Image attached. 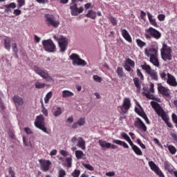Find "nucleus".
<instances>
[{"instance_id":"obj_1","label":"nucleus","mask_w":177,"mask_h":177,"mask_svg":"<svg viewBox=\"0 0 177 177\" xmlns=\"http://www.w3.org/2000/svg\"><path fill=\"white\" fill-rule=\"evenodd\" d=\"M151 106L156 111L158 117H160L162 118L165 124H167L169 128H172V123L169 122V116H168L167 112L163 110L162 107H161V105L157 102L151 101Z\"/></svg>"},{"instance_id":"obj_2","label":"nucleus","mask_w":177,"mask_h":177,"mask_svg":"<svg viewBox=\"0 0 177 177\" xmlns=\"http://www.w3.org/2000/svg\"><path fill=\"white\" fill-rule=\"evenodd\" d=\"M160 55L162 60L169 62L172 60V48L168 46L167 44H163L160 49Z\"/></svg>"},{"instance_id":"obj_3","label":"nucleus","mask_w":177,"mask_h":177,"mask_svg":"<svg viewBox=\"0 0 177 177\" xmlns=\"http://www.w3.org/2000/svg\"><path fill=\"white\" fill-rule=\"evenodd\" d=\"M145 37L146 39H151V38L160 39L161 38V32H160V31L157 30L156 28L149 27L145 30Z\"/></svg>"},{"instance_id":"obj_4","label":"nucleus","mask_w":177,"mask_h":177,"mask_svg":"<svg viewBox=\"0 0 177 177\" xmlns=\"http://www.w3.org/2000/svg\"><path fill=\"white\" fill-rule=\"evenodd\" d=\"M43 49L48 53H53L56 52V45L50 39H44L42 41Z\"/></svg>"},{"instance_id":"obj_5","label":"nucleus","mask_w":177,"mask_h":177,"mask_svg":"<svg viewBox=\"0 0 177 177\" xmlns=\"http://www.w3.org/2000/svg\"><path fill=\"white\" fill-rule=\"evenodd\" d=\"M53 38L55 39V41H57L60 51L66 52L67 50V46H68V39L64 37V36L57 37L56 35H54Z\"/></svg>"},{"instance_id":"obj_6","label":"nucleus","mask_w":177,"mask_h":177,"mask_svg":"<svg viewBox=\"0 0 177 177\" xmlns=\"http://www.w3.org/2000/svg\"><path fill=\"white\" fill-rule=\"evenodd\" d=\"M76 2H84V0H71L70 9L72 16H78L80 13L84 12V8L80 7L78 8V6L75 3Z\"/></svg>"},{"instance_id":"obj_7","label":"nucleus","mask_w":177,"mask_h":177,"mask_svg":"<svg viewBox=\"0 0 177 177\" xmlns=\"http://www.w3.org/2000/svg\"><path fill=\"white\" fill-rule=\"evenodd\" d=\"M35 127H36V128H38V129H41V131H42L45 133H47L48 135L50 133L46 129V127H45V119L44 118V115H42L37 116L36 120L35 122Z\"/></svg>"},{"instance_id":"obj_8","label":"nucleus","mask_w":177,"mask_h":177,"mask_svg":"<svg viewBox=\"0 0 177 177\" xmlns=\"http://www.w3.org/2000/svg\"><path fill=\"white\" fill-rule=\"evenodd\" d=\"M46 19L45 21L48 27H54V28H57L60 24V21L56 20L55 15L50 14H46L44 15Z\"/></svg>"},{"instance_id":"obj_9","label":"nucleus","mask_w":177,"mask_h":177,"mask_svg":"<svg viewBox=\"0 0 177 177\" xmlns=\"http://www.w3.org/2000/svg\"><path fill=\"white\" fill-rule=\"evenodd\" d=\"M69 57L72 60L73 66H82V67H85L87 64L85 60L81 59L77 54L72 53Z\"/></svg>"},{"instance_id":"obj_10","label":"nucleus","mask_w":177,"mask_h":177,"mask_svg":"<svg viewBox=\"0 0 177 177\" xmlns=\"http://www.w3.org/2000/svg\"><path fill=\"white\" fill-rule=\"evenodd\" d=\"M145 55L147 57H151V56L158 55V46L157 44L151 45L149 48H145Z\"/></svg>"},{"instance_id":"obj_11","label":"nucleus","mask_w":177,"mask_h":177,"mask_svg":"<svg viewBox=\"0 0 177 177\" xmlns=\"http://www.w3.org/2000/svg\"><path fill=\"white\" fill-rule=\"evenodd\" d=\"M35 71L48 82H53V79H52L49 74H48V72L42 71V69L38 67L35 68Z\"/></svg>"},{"instance_id":"obj_12","label":"nucleus","mask_w":177,"mask_h":177,"mask_svg":"<svg viewBox=\"0 0 177 177\" xmlns=\"http://www.w3.org/2000/svg\"><path fill=\"white\" fill-rule=\"evenodd\" d=\"M134 127L141 131V132H147V127L140 118H136L134 121Z\"/></svg>"},{"instance_id":"obj_13","label":"nucleus","mask_w":177,"mask_h":177,"mask_svg":"<svg viewBox=\"0 0 177 177\" xmlns=\"http://www.w3.org/2000/svg\"><path fill=\"white\" fill-rule=\"evenodd\" d=\"M123 114H127L129 109H131V100L128 97H125L123 100V104L119 106Z\"/></svg>"},{"instance_id":"obj_14","label":"nucleus","mask_w":177,"mask_h":177,"mask_svg":"<svg viewBox=\"0 0 177 177\" xmlns=\"http://www.w3.org/2000/svg\"><path fill=\"white\" fill-rule=\"evenodd\" d=\"M39 161L41 171H44V172H48L50 168V165H52L50 160L41 159Z\"/></svg>"},{"instance_id":"obj_15","label":"nucleus","mask_w":177,"mask_h":177,"mask_svg":"<svg viewBox=\"0 0 177 177\" xmlns=\"http://www.w3.org/2000/svg\"><path fill=\"white\" fill-rule=\"evenodd\" d=\"M158 92L162 95V96H166L167 97H169L170 91L169 88L162 86V84H158Z\"/></svg>"},{"instance_id":"obj_16","label":"nucleus","mask_w":177,"mask_h":177,"mask_svg":"<svg viewBox=\"0 0 177 177\" xmlns=\"http://www.w3.org/2000/svg\"><path fill=\"white\" fill-rule=\"evenodd\" d=\"M142 68L145 70L149 75H150L151 80H153V81H158V75H157L156 71L151 69V67H142Z\"/></svg>"},{"instance_id":"obj_17","label":"nucleus","mask_w":177,"mask_h":177,"mask_svg":"<svg viewBox=\"0 0 177 177\" xmlns=\"http://www.w3.org/2000/svg\"><path fill=\"white\" fill-rule=\"evenodd\" d=\"M98 143L102 147V150H106V149H110V147L113 150H115V149H117V145H111V143L103 141L102 140H99Z\"/></svg>"},{"instance_id":"obj_18","label":"nucleus","mask_w":177,"mask_h":177,"mask_svg":"<svg viewBox=\"0 0 177 177\" xmlns=\"http://www.w3.org/2000/svg\"><path fill=\"white\" fill-rule=\"evenodd\" d=\"M167 84L170 86H177L176 79L172 75L167 73Z\"/></svg>"},{"instance_id":"obj_19","label":"nucleus","mask_w":177,"mask_h":177,"mask_svg":"<svg viewBox=\"0 0 177 177\" xmlns=\"http://www.w3.org/2000/svg\"><path fill=\"white\" fill-rule=\"evenodd\" d=\"M12 101L15 106H23V104H24V100L19 95H15L12 97Z\"/></svg>"},{"instance_id":"obj_20","label":"nucleus","mask_w":177,"mask_h":177,"mask_svg":"<svg viewBox=\"0 0 177 177\" xmlns=\"http://www.w3.org/2000/svg\"><path fill=\"white\" fill-rule=\"evenodd\" d=\"M151 171H154L155 173L158 175L160 174V172H162L161 170L160 169V167L156 165V163L153 161H149L148 162Z\"/></svg>"},{"instance_id":"obj_21","label":"nucleus","mask_w":177,"mask_h":177,"mask_svg":"<svg viewBox=\"0 0 177 177\" xmlns=\"http://www.w3.org/2000/svg\"><path fill=\"white\" fill-rule=\"evenodd\" d=\"M85 118H80L77 122H75L73 125H72V128L73 129H77V128L78 127H82L84 125H85Z\"/></svg>"},{"instance_id":"obj_22","label":"nucleus","mask_w":177,"mask_h":177,"mask_svg":"<svg viewBox=\"0 0 177 177\" xmlns=\"http://www.w3.org/2000/svg\"><path fill=\"white\" fill-rule=\"evenodd\" d=\"M121 32L123 38H124L127 42H132V37H131V35H129V32H128L127 29L122 28Z\"/></svg>"},{"instance_id":"obj_23","label":"nucleus","mask_w":177,"mask_h":177,"mask_svg":"<svg viewBox=\"0 0 177 177\" xmlns=\"http://www.w3.org/2000/svg\"><path fill=\"white\" fill-rule=\"evenodd\" d=\"M53 113L54 117H59V115H61V114L63 113L62 111V107L55 106L53 107Z\"/></svg>"},{"instance_id":"obj_24","label":"nucleus","mask_w":177,"mask_h":177,"mask_svg":"<svg viewBox=\"0 0 177 177\" xmlns=\"http://www.w3.org/2000/svg\"><path fill=\"white\" fill-rule=\"evenodd\" d=\"M158 56V54L156 55H152L150 57L149 60L153 66H156V67H158L160 66V62H158V58L157 57Z\"/></svg>"},{"instance_id":"obj_25","label":"nucleus","mask_w":177,"mask_h":177,"mask_svg":"<svg viewBox=\"0 0 177 177\" xmlns=\"http://www.w3.org/2000/svg\"><path fill=\"white\" fill-rule=\"evenodd\" d=\"M148 16V19L149 20V23L151 24V26H153V27L158 28V24H157V21H156V19H153V15H151L150 12L147 13Z\"/></svg>"},{"instance_id":"obj_26","label":"nucleus","mask_w":177,"mask_h":177,"mask_svg":"<svg viewBox=\"0 0 177 177\" xmlns=\"http://www.w3.org/2000/svg\"><path fill=\"white\" fill-rule=\"evenodd\" d=\"M112 143H115V145H119V146H122L124 149H129V145L127 144L124 141H122L120 140H113Z\"/></svg>"},{"instance_id":"obj_27","label":"nucleus","mask_w":177,"mask_h":177,"mask_svg":"<svg viewBox=\"0 0 177 177\" xmlns=\"http://www.w3.org/2000/svg\"><path fill=\"white\" fill-rule=\"evenodd\" d=\"M77 146L82 150H85L86 149V147L85 145V140H84V138H82V137L78 138Z\"/></svg>"},{"instance_id":"obj_28","label":"nucleus","mask_w":177,"mask_h":177,"mask_svg":"<svg viewBox=\"0 0 177 177\" xmlns=\"http://www.w3.org/2000/svg\"><path fill=\"white\" fill-rule=\"evenodd\" d=\"M165 169L169 172V174H172L174 172V166L169 163L168 161H165L164 163Z\"/></svg>"},{"instance_id":"obj_29","label":"nucleus","mask_w":177,"mask_h":177,"mask_svg":"<svg viewBox=\"0 0 177 177\" xmlns=\"http://www.w3.org/2000/svg\"><path fill=\"white\" fill-rule=\"evenodd\" d=\"M73 96H74V93L68 90H64L62 91V97L64 98L73 97Z\"/></svg>"},{"instance_id":"obj_30","label":"nucleus","mask_w":177,"mask_h":177,"mask_svg":"<svg viewBox=\"0 0 177 177\" xmlns=\"http://www.w3.org/2000/svg\"><path fill=\"white\" fill-rule=\"evenodd\" d=\"M124 64L126 67H135V61L130 58H127L124 61Z\"/></svg>"},{"instance_id":"obj_31","label":"nucleus","mask_w":177,"mask_h":177,"mask_svg":"<svg viewBox=\"0 0 177 177\" xmlns=\"http://www.w3.org/2000/svg\"><path fill=\"white\" fill-rule=\"evenodd\" d=\"M86 17H88L89 19H92L95 20L96 19V12L90 10H88V13L85 15Z\"/></svg>"},{"instance_id":"obj_32","label":"nucleus","mask_w":177,"mask_h":177,"mask_svg":"<svg viewBox=\"0 0 177 177\" xmlns=\"http://www.w3.org/2000/svg\"><path fill=\"white\" fill-rule=\"evenodd\" d=\"M165 147H167V149L171 154H173V155L176 154V151H177L176 147H175L174 145H165Z\"/></svg>"},{"instance_id":"obj_33","label":"nucleus","mask_w":177,"mask_h":177,"mask_svg":"<svg viewBox=\"0 0 177 177\" xmlns=\"http://www.w3.org/2000/svg\"><path fill=\"white\" fill-rule=\"evenodd\" d=\"M144 96H146L147 99H149L150 100H157V97L154 96L153 94H150V92L147 91L143 93Z\"/></svg>"},{"instance_id":"obj_34","label":"nucleus","mask_w":177,"mask_h":177,"mask_svg":"<svg viewBox=\"0 0 177 177\" xmlns=\"http://www.w3.org/2000/svg\"><path fill=\"white\" fill-rule=\"evenodd\" d=\"M4 8H6V12H10V8L12 9L16 8V3H10L9 4L5 5Z\"/></svg>"},{"instance_id":"obj_35","label":"nucleus","mask_w":177,"mask_h":177,"mask_svg":"<svg viewBox=\"0 0 177 177\" xmlns=\"http://www.w3.org/2000/svg\"><path fill=\"white\" fill-rule=\"evenodd\" d=\"M136 42L137 45H138V46L139 48H140V49H142V48H145V46H146V45H147V44H146V42L142 41V39H137L136 40Z\"/></svg>"},{"instance_id":"obj_36","label":"nucleus","mask_w":177,"mask_h":177,"mask_svg":"<svg viewBox=\"0 0 177 177\" xmlns=\"http://www.w3.org/2000/svg\"><path fill=\"white\" fill-rule=\"evenodd\" d=\"M132 150L137 156H143V153L142 152V150H140V148H139V147L136 145L133 148H132Z\"/></svg>"},{"instance_id":"obj_37","label":"nucleus","mask_w":177,"mask_h":177,"mask_svg":"<svg viewBox=\"0 0 177 177\" xmlns=\"http://www.w3.org/2000/svg\"><path fill=\"white\" fill-rule=\"evenodd\" d=\"M53 95V93H52V91H49L46 95V97L44 98V102L46 103V104H48L49 103V100H50V98L52 97Z\"/></svg>"},{"instance_id":"obj_38","label":"nucleus","mask_w":177,"mask_h":177,"mask_svg":"<svg viewBox=\"0 0 177 177\" xmlns=\"http://www.w3.org/2000/svg\"><path fill=\"white\" fill-rule=\"evenodd\" d=\"M84 156H85V153H84L82 151H75V157L77 158V160H81Z\"/></svg>"},{"instance_id":"obj_39","label":"nucleus","mask_w":177,"mask_h":177,"mask_svg":"<svg viewBox=\"0 0 177 177\" xmlns=\"http://www.w3.org/2000/svg\"><path fill=\"white\" fill-rule=\"evenodd\" d=\"M133 81H134V85L136 88H137L138 91H140L141 85H140L139 78L135 77L133 79Z\"/></svg>"},{"instance_id":"obj_40","label":"nucleus","mask_w":177,"mask_h":177,"mask_svg":"<svg viewBox=\"0 0 177 177\" xmlns=\"http://www.w3.org/2000/svg\"><path fill=\"white\" fill-rule=\"evenodd\" d=\"M4 46L7 50H10V39H4Z\"/></svg>"},{"instance_id":"obj_41","label":"nucleus","mask_w":177,"mask_h":177,"mask_svg":"<svg viewBox=\"0 0 177 177\" xmlns=\"http://www.w3.org/2000/svg\"><path fill=\"white\" fill-rule=\"evenodd\" d=\"M46 84L44 83H41L39 82H36L35 84V86L37 89H42L44 86H46Z\"/></svg>"},{"instance_id":"obj_42","label":"nucleus","mask_w":177,"mask_h":177,"mask_svg":"<svg viewBox=\"0 0 177 177\" xmlns=\"http://www.w3.org/2000/svg\"><path fill=\"white\" fill-rule=\"evenodd\" d=\"M66 175H67V174L64 169L62 168L58 169V177H65Z\"/></svg>"},{"instance_id":"obj_43","label":"nucleus","mask_w":177,"mask_h":177,"mask_svg":"<svg viewBox=\"0 0 177 177\" xmlns=\"http://www.w3.org/2000/svg\"><path fill=\"white\" fill-rule=\"evenodd\" d=\"M135 111H136V113H137V114H138V115H140V117H142V118H143L144 117H145L147 115L146 113H145V111H140L138 108H136Z\"/></svg>"},{"instance_id":"obj_44","label":"nucleus","mask_w":177,"mask_h":177,"mask_svg":"<svg viewBox=\"0 0 177 177\" xmlns=\"http://www.w3.org/2000/svg\"><path fill=\"white\" fill-rule=\"evenodd\" d=\"M116 73L120 78H122V77H124V71H122V68L118 67Z\"/></svg>"},{"instance_id":"obj_45","label":"nucleus","mask_w":177,"mask_h":177,"mask_svg":"<svg viewBox=\"0 0 177 177\" xmlns=\"http://www.w3.org/2000/svg\"><path fill=\"white\" fill-rule=\"evenodd\" d=\"M23 142H24V146L28 147L30 146V147H32V143H31V141H27V139H26L25 136H23Z\"/></svg>"},{"instance_id":"obj_46","label":"nucleus","mask_w":177,"mask_h":177,"mask_svg":"<svg viewBox=\"0 0 177 177\" xmlns=\"http://www.w3.org/2000/svg\"><path fill=\"white\" fill-rule=\"evenodd\" d=\"M80 175H81V171L79 169H75L71 174L73 177H80Z\"/></svg>"},{"instance_id":"obj_47","label":"nucleus","mask_w":177,"mask_h":177,"mask_svg":"<svg viewBox=\"0 0 177 177\" xmlns=\"http://www.w3.org/2000/svg\"><path fill=\"white\" fill-rule=\"evenodd\" d=\"M66 162L67 163L66 167H68V168H71V165L73 164V158H67L66 159Z\"/></svg>"},{"instance_id":"obj_48","label":"nucleus","mask_w":177,"mask_h":177,"mask_svg":"<svg viewBox=\"0 0 177 177\" xmlns=\"http://www.w3.org/2000/svg\"><path fill=\"white\" fill-rule=\"evenodd\" d=\"M8 173L9 175H10V177H16V174L15 173V171L13 170L12 167H10L8 168Z\"/></svg>"},{"instance_id":"obj_49","label":"nucleus","mask_w":177,"mask_h":177,"mask_svg":"<svg viewBox=\"0 0 177 177\" xmlns=\"http://www.w3.org/2000/svg\"><path fill=\"white\" fill-rule=\"evenodd\" d=\"M12 48L15 54L16 55V56H17V52H19V50L17 49V44H16V43L12 44Z\"/></svg>"},{"instance_id":"obj_50","label":"nucleus","mask_w":177,"mask_h":177,"mask_svg":"<svg viewBox=\"0 0 177 177\" xmlns=\"http://www.w3.org/2000/svg\"><path fill=\"white\" fill-rule=\"evenodd\" d=\"M83 167H84V168L88 171H95V169L92 167V165L89 164H83Z\"/></svg>"},{"instance_id":"obj_51","label":"nucleus","mask_w":177,"mask_h":177,"mask_svg":"<svg viewBox=\"0 0 177 177\" xmlns=\"http://www.w3.org/2000/svg\"><path fill=\"white\" fill-rule=\"evenodd\" d=\"M109 21H111V24H113V26H117V19H115V18H114V17H109Z\"/></svg>"},{"instance_id":"obj_52","label":"nucleus","mask_w":177,"mask_h":177,"mask_svg":"<svg viewBox=\"0 0 177 177\" xmlns=\"http://www.w3.org/2000/svg\"><path fill=\"white\" fill-rule=\"evenodd\" d=\"M93 78L95 82H102V78L97 75H94Z\"/></svg>"},{"instance_id":"obj_53","label":"nucleus","mask_w":177,"mask_h":177,"mask_svg":"<svg viewBox=\"0 0 177 177\" xmlns=\"http://www.w3.org/2000/svg\"><path fill=\"white\" fill-rule=\"evenodd\" d=\"M137 143L138 145H139V146H140V147L142 149H146V145H145V144H143V142H142V140H140V139H137Z\"/></svg>"},{"instance_id":"obj_54","label":"nucleus","mask_w":177,"mask_h":177,"mask_svg":"<svg viewBox=\"0 0 177 177\" xmlns=\"http://www.w3.org/2000/svg\"><path fill=\"white\" fill-rule=\"evenodd\" d=\"M18 7L21 8L26 5V1L24 0H17Z\"/></svg>"},{"instance_id":"obj_55","label":"nucleus","mask_w":177,"mask_h":177,"mask_svg":"<svg viewBox=\"0 0 177 177\" xmlns=\"http://www.w3.org/2000/svg\"><path fill=\"white\" fill-rule=\"evenodd\" d=\"M160 75L162 80H165L167 77V71H163L162 72H160Z\"/></svg>"},{"instance_id":"obj_56","label":"nucleus","mask_w":177,"mask_h":177,"mask_svg":"<svg viewBox=\"0 0 177 177\" xmlns=\"http://www.w3.org/2000/svg\"><path fill=\"white\" fill-rule=\"evenodd\" d=\"M24 129L26 133H27V135H32L33 132L31 131V129H30L29 127H25Z\"/></svg>"},{"instance_id":"obj_57","label":"nucleus","mask_w":177,"mask_h":177,"mask_svg":"<svg viewBox=\"0 0 177 177\" xmlns=\"http://www.w3.org/2000/svg\"><path fill=\"white\" fill-rule=\"evenodd\" d=\"M158 19L160 21H164V20H165V15H163V14L158 15Z\"/></svg>"},{"instance_id":"obj_58","label":"nucleus","mask_w":177,"mask_h":177,"mask_svg":"<svg viewBox=\"0 0 177 177\" xmlns=\"http://www.w3.org/2000/svg\"><path fill=\"white\" fill-rule=\"evenodd\" d=\"M121 136L122 138H124L125 140H129V139H131V138H129V136H128V134H127L126 133H121Z\"/></svg>"},{"instance_id":"obj_59","label":"nucleus","mask_w":177,"mask_h":177,"mask_svg":"<svg viewBox=\"0 0 177 177\" xmlns=\"http://www.w3.org/2000/svg\"><path fill=\"white\" fill-rule=\"evenodd\" d=\"M41 108V113H43V114L46 115V117H48V109H46L44 105Z\"/></svg>"},{"instance_id":"obj_60","label":"nucleus","mask_w":177,"mask_h":177,"mask_svg":"<svg viewBox=\"0 0 177 177\" xmlns=\"http://www.w3.org/2000/svg\"><path fill=\"white\" fill-rule=\"evenodd\" d=\"M106 176L113 177L115 176V172L114 171H109L106 173Z\"/></svg>"},{"instance_id":"obj_61","label":"nucleus","mask_w":177,"mask_h":177,"mask_svg":"<svg viewBox=\"0 0 177 177\" xmlns=\"http://www.w3.org/2000/svg\"><path fill=\"white\" fill-rule=\"evenodd\" d=\"M148 92H149V93H154V84L153 83L151 84L150 88Z\"/></svg>"},{"instance_id":"obj_62","label":"nucleus","mask_w":177,"mask_h":177,"mask_svg":"<svg viewBox=\"0 0 177 177\" xmlns=\"http://www.w3.org/2000/svg\"><path fill=\"white\" fill-rule=\"evenodd\" d=\"M13 14L15 16H20V15H21V10H14Z\"/></svg>"},{"instance_id":"obj_63","label":"nucleus","mask_w":177,"mask_h":177,"mask_svg":"<svg viewBox=\"0 0 177 177\" xmlns=\"http://www.w3.org/2000/svg\"><path fill=\"white\" fill-rule=\"evenodd\" d=\"M137 75L138 77H140V80H143V74H142V72L140 69L137 70Z\"/></svg>"},{"instance_id":"obj_64","label":"nucleus","mask_w":177,"mask_h":177,"mask_svg":"<svg viewBox=\"0 0 177 177\" xmlns=\"http://www.w3.org/2000/svg\"><path fill=\"white\" fill-rule=\"evenodd\" d=\"M171 138H173V140H174V143H177V134L176 133H172Z\"/></svg>"}]
</instances>
